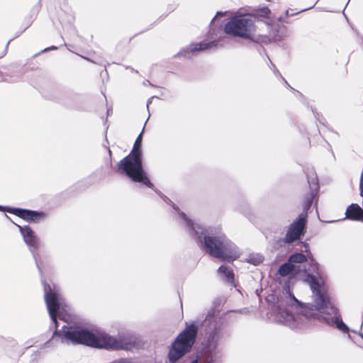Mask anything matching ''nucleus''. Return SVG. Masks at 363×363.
Returning a JSON list of instances; mask_svg holds the SVG:
<instances>
[{
	"mask_svg": "<svg viewBox=\"0 0 363 363\" xmlns=\"http://www.w3.org/2000/svg\"><path fill=\"white\" fill-rule=\"evenodd\" d=\"M152 97L150 98L148 100H147V108H149V105L151 104L152 102Z\"/></svg>",
	"mask_w": 363,
	"mask_h": 363,
	"instance_id": "25",
	"label": "nucleus"
},
{
	"mask_svg": "<svg viewBox=\"0 0 363 363\" xmlns=\"http://www.w3.org/2000/svg\"><path fill=\"white\" fill-rule=\"evenodd\" d=\"M57 48L55 47V46H51V47H49V48H45V50H43V52H47L48 50H57Z\"/></svg>",
	"mask_w": 363,
	"mask_h": 363,
	"instance_id": "23",
	"label": "nucleus"
},
{
	"mask_svg": "<svg viewBox=\"0 0 363 363\" xmlns=\"http://www.w3.org/2000/svg\"><path fill=\"white\" fill-rule=\"evenodd\" d=\"M314 116L315 118H316L317 121H318L320 122V123L324 125V121H323L320 118V115L319 113H314Z\"/></svg>",
	"mask_w": 363,
	"mask_h": 363,
	"instance_id": "22",
	"label": "nucleus"
},
{
	"mask_svg": "<svg viewBox=\"0 0 363 363\" xmlns=\"http://www.w3.org/2000/svg\"><path fill=\"white\" fill-rule=\"evenodd\" d=\"M314 6H315V4H313V6H311L310 9L313 7ZM308 9H309V8H308Z\"/></svg>",
	"mask_w": 363,
	"mask_h": 363,
	"instance_id": "30",
	"label": "nucleus"
},
{
	"mask_svg": "<svg viewBox=\"0 0 363 363\" xmlns=\"http://www.w3.org/2000/svg\"><path fill=\"white\" fill-rule=\"evenodd\" d=\"M306 281L312 291L313 303H302L286 290L284 302L296 312V315L287 310L280 311L278 321L292 329L309 328L316 322L323 323L343 333H348L349 327L343 322L339 310L331 302L328 289L323 281L308 274Z\"/></svg>",
	"mask_w": 363,
	"mask_h": 363,
	"instance_id": "2",
	"label": "nucleus"
},
{
	"mask_svg": "<svg viewBox=\"0 0 363 363\" xmlns=\"http://www.w3.org/2000/svg\"><path fill=\"white\" fill-rule=\"evenodd\" d=\"M271 65H272L271 69H272V71L274 73V74L277 75V76H280L281 77L282 80L285 82V84H286V86L288 87H290L294 91L297 92L298 94H300L299 91H296L295 89H294L292 87L290 86V85L288 84L286 80L281 75V73L279 72V71L276 68L275 65H273L272 62H271Z\"/></svg>",
	"mask_w": 363,
	"mask_h": 363,
	"instance_id": "18",
	"label": "nucleus"
},
{
	"mask_svg": "<svg viewBox=\"0 0 363 363\" xmlns=\"http://www.w3.org/2000/svg\"><path fill=\"white\" fill-rule=\"evenodd\" d=\"M213 359L212 357L209 360H208V362H207V363H213ZM191 363H197V361L196 360H194Z\"/></svg>",
	"mask_w": 363,
	"mask_h": 363,
	"instance_id": "24",
	"label": "nucleus"
},
{
	"mask_svg": "<svg viewBox=\"0 0 363 363\" xmlns=\"http://www.w3.org/2000/svg\"><path fill=\"white\" fill-rule=\"evenodd\" d=\"M198 325L199 321L186 324L185 328L172 342L166 363H177L185 354L191 352L197 336Z\"/></svg>",
	"mask_w": 363,
	"mask_h": 363,
	"instance_id": "5",
	"label": "nucleus"
},
{
	"mask_svg": "<svg viewBox=\"0 0 363 363\" xmlns=\"http://www.w3.org/2000/svg\"><path fill=\"white\" fill-rule=\"evenodd\" d=\"M6 211L27 221L38 222L45 216L43 212L19 208H7Z\"/></svg>",
	"mask_w": 363,
	"mask_h": 363,
	"instance_id": "12",
	"label": "nucleus"
},
{
	"mask_svg": "<svg viewBox=\"0 0 363 363\" xmlns=\"http://www.w3.org/2000/svg\"><path fill=\"white\" fill-rule=\"evenodd\" d=\"M306 10H308V9H304L301 10L300 11H298V12H296V13H289V10H286V16H294V15H296V14H298V13H301V12H303V11H306Z\"/></svg>",
	"mask_w": 363,
	"mask_h": 363,
	"instance_id": "20",
	"label": "nucleus"
},
{
	"mask_svg": "<svg viewBox=\"0 0 363 363\" xmlns=\"http://www.w3.org/2000/svg\"><path fill=\"white\" fill-rule=\"evenodd\" d=\"M207 335V344L210 348H216L218 340L223 337L221 323L214 315L213 311H208L202 323Z\"/></svg>",
	"mask_w": 363,
	"mask_h": 363,
	"instance_id": "7",
	"label": "nucleus"
},
{
	"mask_svg": "<svg viewBox=\"0 0 363 363\" xmlns=\"http://www.w3.org/2000/svg\"><path fill=\"white\" fill-rule=\"evenodd\" d=\"M108 153H109V155H111V150H110V149H108Z\"/></svg>",
	"mask_w": 363,
	"mask_h": 363,
	"instance_id": "28",
	"label": "nucleus"
},
{
	"mask_svg": "<svg viewBox=\"0 0 363 363\" xmlns=\"http://www.w3.org/2000/svg\"><path fill=\"white\" fill-rule=\"evenodd\" d=\"M218 274L220 277L228 283H233L234 281V272L233 269L228 266L221 265L218 269Z\"/></svg>",
	"mask_w": 363,
	"mask_h": 363,
	"instance_id": "14",
	"label": "nucleus"
},
{
	"mask_svg": "<svg viewBox=\"0 0 363 363\" xmlns=\"http://www.w3.org/2000/svg\"><path fill=\"white\" fill-rule=\"evenodd\" d=\"M363 172L362 173L360 182H359V186H360V195L363 197Z\"/></svg>",
	"mask_w": 363,
	"mask_h": 363,
	"instance_id": "21",
	"label": "nucleus"
},
{
	"mask_svg": "<svg viewBox=\"0 0 363 363\" xmlns=\"http://www.w3.org/2000/svg\"><path fill=\"white\" fill-rule=\"evenodd\" d=\"M306 216L301 213L296 220L289 225L284 237V242L291 243L303 235L306 232Z\"/></svg>",
	"mask_w": 363,
	"mask_h": 363,
	"instance_id": "8",
	"label": "nucleus"
},
{
	"mask_svg": "<svg viewBox=\"0 0 363 363\" xmlns=\"http://www.w3.org/2000/svg\"><path fill=\"white\" fill-rule=\"evenodd\" d=\"M345 217L352 220L363 222V209L358 204L352 203L346 209Z\"/></svg>",
	"mask_w": 363,
	"mask_h": 363,
	"instance_id": "13",
	"label": "nucleus"
},
{
	"mask_svg": "<svg viewBox=\"0 0 363 363\" xmlns=\"http://www.w3.org/2000/svg\"><path fill=\"white\" fill-rule=\"evenodd\" d=\"M42 284L45 301L51 319L50 330H54L50 339L41 345L40 350L56 347L58 343L66 345H85L92 347L130 350L133 343L123 337H116L106 333L95 335L86 329L71 325H64L58 329L57 318L68 321L71 318V308L65 303L56 286Z\"/></svg>",
	"mask_w": 363,
	"mask_h": 363,
	"instance_id": "1",
	"label": "nucleus"
},
{
	"mask_svg": "<svg viewBox=\"0 0 363 363\" xmlns=\"http://www.w3.org/2000/svg\"><path fill=\"white\" fill-rule=\"evenodd\" d=\"M311 174H309V172L306 173V177L308 179V183L309 184L310 193L306 197L305 201L303 202V215L307 216L308 211L311 208L312 203L313 202V199L317 195L319 186H318V180L315 174L311 171Z\"/></svg>",
	"mask_w": 363,
	"mask_h": 363,
	"instance_id": "10",
	"label": "nucleus"
},
{
	"mask_svg": "<svg viewBox=\"0 0 363 363\" xmlns=\"http://www.w3.org/2000/svg\"><path fill=\"white\" fill-rule=\"evenodd\" d=\"M218 46V40H212L210 42H201L196 43H192L185 49L181 50L177 55L179 57H184L186 58H190L191 54L194 55L196 52L201 50H206L208 49H213Z\"/></svg>",
	"mask_w": 363,
	"mask_h": 363,
	"instance_id": "11",
	"label": "nucleus"
},
{
	"mask_svg": "<svg viewBox=\"0 0 363 363\" xmlns=\"http://www.w3.org/2000/svg\"><path fill=\"white\" fill-rule=\"evenodd\" d=\"M40 354H41V351L40 350H36L35 352H34L30 355V362H38L39 358H40Z\"/></svg>",
	"mask_w": 363,
	"mask_h": 363,
	"instance_id": "19",
	"label": "nucleus"
},
{
	"mask_svg": "<svg viewBox=\"0 0 363 363\" xmlns=\"http://www.w3.org/2000/svg\"><path fill=\"white\" fill-rule=\"evenodd\" d=\"M143 130L137 137L129 155L122 159L117 165L116 171L124 174L133 182L143 183L150 188L153 184L146 176L143 168L141 143Z\"/></svg>",
	"mask_w": 363,
	"mask_h": 363,
	"instance_id": "4",
	"label": "nucleus"
},
{
	"mask_svg": "<svg viewBox=\"0 0 363 363\" xmlns=\"http://www.w3.org/2000/svg\"><path fill=\"white\" fill-rule=\"evenodd\" d=\"M222 14L221 12H217V15Z\"/></svg>",
	"mask_w": 363,
	"mask_h": 363,
	"instance_id": "32",
	"label": "nucleus"
},
{
	"mask_svg": "<svg viewBox=\"0 0 363 363\" xmlns=\"http://www.w3.org/2000/svg\"><path fill=\"white\" fill-rule=\"evenodd\" d=\"M359 335L363 339V334L362 333H359Z\"/></svg>",
	"mask_w": 363,
	"mask_h": 363,
	"instance_id": "27",
	"label": "nucleus"
},
{
	"mask_svg": "<svg viewBox=\"0 0 363 363\" xmlns=\"http://www.w3.org/2000/svg\"><path fill=\"white\" fill-rule=\"evenodd\" d=\"M160 196L166 203L172 206L177 213L179 218L186 225L190 235L198 240L201 247L208 254L226 262H233L240 257V252L238 247L224 234L219 233L216 235H211L208 228L189 219L164 195L161 194Z\"/></svg>",
	"mask_w": 363,
	"mask_h": 363,
	"instance_id": "3",
	"label": "nucleus"
},
{
	"mask_svg": "<svg viewBox=\"0 0 363 363\" xmlns=\"http://www.w3.org/2000/svg\"><path fill=\"white\" fill-rule=\"evenodd\" d=\"M109 109L107 110V114L108 115L109 114Z\"/></svg>",
	"mask_w": 363,
	"mask_h": 363,
	"instance_id": "31",
	"label": "nucleus"
},
{
	"mask_svg": "<svg viewBox=\"0 0 363 363\" xmlns=\"http://www.w3.org/2000/svg\"><path fill=\"white\" fill-rule=\"evenodd\" d=\"M9 43H10V41H9V42L7 43V44H6V48L8 47V45H9Z\"/></svg>",
	"mask_w": 363,
	"mask_h": 363,
	"instance_id": "29",
	"label": "nucleus"
},
{
	"mask_svg": "<svg viewBox=\"0 0 363 363\" xmlns=\"http://www.w3.org/2000/svg\"><path fill=\"white\" fill-rule=\"evenodd\" d=\"M226 34L245 39H250L256 43H267L269 38L267 36H254L255 31L254 18L247 15L233 17L224 27Z\"/></svg>",
	"mask_w": 363,
	"mask_h": 363,
	"instance_id": "6",
	"label": "nucleus"
},
{
	"mask_svg": "<svg viewBox=\"0 0 363 363\" xmlns=\"http://www.w3.org/2000/svg\"><path fill=\"white\" fill-rule=\"evenodd\" d=\"M295 270H296V265L292 264L288 260L286 262L282 264L279 267V268L278 269V273L281 277H286V276L289 275L291 272H292Z\"/></svg>",
	"mask_w": 363,
	"mask_h": 363,
	"instance_id": "15",
	"label": "nucleus"
},
{
	"mask_svg": "<svg viewBox=\"0 0 363 363\" xmlns=\"http://www.w3.org/2000/svg\"><path fill=\"white\" fill-rule=\"evenodd\" d=\"M263 261V257L259 255H250L247 258V262L249 263L253 264L254 265H257Z\"/></svg>",
	"mask_w": 363,
	"mask_h": 363,
	"instance_id": "17",
	"label": "nucleus"
},
{
	"mask_svg": "<svg viewBox=\"0 0 363 363\" xmlns=\"http://www.w3.org/2000/svg\"><path fill=\"white\" fill-rule=\"evenodd\" d=\"M7 208H9V207L8 206L4 207V206H2L0 205V211H6Z\"/></svg>",
	"mask_w": 363,
	"mask_h": 363,
	"instance_id": "26",
	"label": "nucleus"
},
{
	"mask_svg": "<svg viewBox=\"0 0 363 363\" xmlns=\"http://www.w3.org/2000/svg\"><path fill=\"white\" fill-rule=\"evenodd\" d=\"M288 260L292 264H301L307 261L306 256L301 252H296L291 255Z\"/></svg>",
	"mask_w": 363,
	"mask_h": 363,
	"instance_id": "16",
	"label": "nucleus"
},
{
	"mask_svg": "<svg viewBox=\"0 0 363 363\" xmlns=\"http://www.w3.org/2000/svg\"><path fill=\"white\" fill-rule=\"evenodd\" d=\"M16 226L19 229V231L23 238V241L28 247L30 252L32 253L39 271H40L37 261L38 250L39 248V240L38 237L35 232L28 225L21 226L16 225Z\"/></svg>",
	"mask_w": 363,
	"mask_h": 363,
	"instance_id": "9",
	"label": "nucleus"
}]
</instances>
